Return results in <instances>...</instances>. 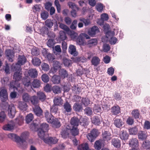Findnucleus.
Instances as JSON below:
<instances>
[{"mask_svg":"<svg viewBox=\"0 0 150 150\" xmlns=\"http://www.w3.org/2000/svg\"><path fill=\"white\" fill-rule=\"evenodd\" d=\"M31 103L34 107L39 105V100L37 97L36 96H31L30 99Z\"/></svg>","mask_w":150,"mask_h":150,"instance_id":"26","label":"nucleus"},{"mask_svg":"<svg viewBox=\"0 0 150 150\" xmlns=\"http://www.w3.org/2000/svg\"><path fill=\"white\" fill-rule=\"evenodd\" d=\"M102 139L104 141H108L111 138V134L109 132L105 131L102 132Z\"/></svg>","mask_w":150,"mask_h":150,"instance_id":"15","label":"nucleus"},{"mask_svg":"<svg viewBox=\"0 0 150 150\" xmlns=\"http://www.w3.org/2000/svg\"><path fill=\"white\" fill-rule=\"evenodd\" d=\"M142 146L144 149H150V141L146 140L143 142L142 144Z\"/></svg>","mask_w":150,"mask_h":150,"instance_id":"43","label":"nucleus"},{"mask_svg":"<svg viewBox=\"0 0 150 150\" xmlns=\"http://www.w3.org/2000/svg\"><path fill=\"white\" fill-rule=\"evenodd\" d=\"M70 129V126L69 125H67L65 128L62 129L60 133L63 138H66L68 137Z\"/></svg>","mask_w":150,"mask_h":150,"instance_id":"6","label":"nucleus"},{"mask_svg":"<svg viewBox=\"0 0 150 150\" xmlns=\"http://www.w3.org/2000/svg\"><path fill=\"white\" fill-rule=\"evenodd\" d=\"M31 54L33 56H37L39 54V52L36 47L33 48L31 50Z\"/></svg>","mask_w":150,"mask_h":150,"instance_id":"62","label":"nucleus"},{"mask_svg":"<svg viewBox=\"0 0 150 150\" xmlns=\"http://www.w3.org/2000/svg\"><path fill=\"white\" fill-rule=\"evenodd\" d=\"M58 23L59 24V27L61 28L67 32V33L70 30L69 28L65 25L62 23Z\"/></svg>","mask_w":150,"mask_h":150,"instance_id":"59","label":"nucleus"},{"mask_svg":"<svg viewBox=\"0 0 150 150\" xmlns=\"http://www.w3.org/2000/svg\"><path fill=\"white\" fill-rule=\"evenodd\" d=\"M31 84L32 86L34 88H38L40 86L41 81L38 79H35L32 82Z\"/></svg>","mask_w":150,"mask_h":150,"instance_id":"37","label":"nucleus"},{"mask_svg":"<svg viewBox=\"0 0 150 150\" xmlns=\"http://www.w3.org/2000/svg\"><path fill=\"white\" fill-rule=\"evenodd\" d=\"M119 136L122 140H125L128 139L129 135L126 131L122 130L120 132Z\"/></svg>","mask_w":150,"mask_h":150,"instance_id":"25","label":"nucleus"},{"mask_svg":"<svg viewBox=\"0 0 150 150\" xmlns=\"http://www.w3.org/2000/svg\"><path fill=\"white\" fill-rule=\"evenodd\" d=\"M68 5L69 8L72 9H78V8L76 4L72 2H69L68 3Z\"/></svg>","mask_w":150,"mask_h":150,"instance_id":"61","label":"nucleus"},{"mask_svg":"<svg viewBox=\"0 0 150 150\" xmlns=\"http://www.w3.org/2000/svg\"><path fill=\"white\" fill-rule=\"evenodd\" d=\"M28 134V133L27 132H25L23 133L21 135V137L16 135L15 139V141L17 142H21L23 143L25 142V138Z\"/></svg>","mask_w":150,"mask_h":150,"instance_id":"7","label":"nucleus"},{"mask_svg":"<svg viewBox=\"0 0 150 150\" xmlns=\"http://www.w3.org/2000/svg\"><path fill=\"white\" fill-rule=\"evenodd\" d=\"M5 54L9 61L13 62V58L14 57V53L12 50L10 49L6 50L5 52Z\"/></svg>","mask_w":150,"mask_h":150,"instance_id":"11","label":"nucleus"},{"mask_svg":"<svg viewBox=\"0 0 150 150\" xmlns=\"http://www.w3.org/2000/svg\"><path fill=\"white\" fill-rule=\"evenodd\" d=\"M97 40L96 39H92L88 42V45L90 47L96 45L97 44Z\"/></svg>","mask_w":150,"mask_h":150,"instance_id":"40","label":"nucleus"},{"mask_svg":"<svg viewBox=\"0 0 150 150\" xmlns=\"http://www.w3.org/2000/svg\"><path fill=\"white\" fill-rule=\"evenodd\" d=\"M32 62L34 65L39 66L41 64V61L38 58L35 57L33 58Z\"/></svg>","mask_w":150,"mask_h":150,"instance_id":"48","label":"nucleus"},{"mask_svg":"<svg viewBox=\"0 0 150 150\" xmlns=\"http://www.w3.org/2000/svg\"><path fill=\"white\" fill-rule=\"evenodd\" d=\"M53 92L55 94L59 93L61 92V90L60 87L58 86H55L52 88Z\"/></svg>","mask_w":150,"mask_h":150,"instance_id":"50","label":"nucleus"},{"mask_svg":"<svg viewBox=\"0 0 150 150\" xmlns=\"http://www.w3.org/2000/svg\"><path fill=\"white\" fill-rule=\"evenodd\" d=\"M124 122L122 120L119 118H116L114 122V124L117 128H120L122 127Z\"/></svg>","mask_w":150,"mask_h":150,"instance_id":"23","label":"nucleus"},{"mask_svg":"<svg viewBox=\"0 0 150 150\" xmlns=\"http://www.w3.org/2000/svg\"><path fill=\"white\" fill-rule=\"evenodd\" d=\"M43 140L44 142L47 144H55L58 141V140L54 137H49L47 138L44 137L43 139H41Z\"/></svg>","mask_w":150,"mask_h":150,"instance_id":"9","label":"nucleus"},{"mask_svg":"<svg viewBox=\"0 0 150 150\" xmlns=\"http://www.w3.org/2000/svg\"><path fill=\"white\" fill-rule=\"evenodd\" d=\"M59 38L60 40L64 41L67 38L66 33L63 31H60L59 32Z\"/></svg>","mask_w":150,"mask_h":150,"instance_id":"51","label":"nucleus"},{"mask_svg":"<svg viewBox=\"0 0 150 150\" xmlns=\"http://www.w3.org/2000/svg\"><path fill=\"white\" fill-rule=\"evenodd\" d=\"M98 135V130L95 129H93L87 135L88 139L91 142H93Z\"/></svg>","mask_w":150,"mask_h":150,"instance_id":"4","label":"nucleus"},{"mask_svg":"<svg viewBox=\"0 0 150 150\" xmlns=\"http://www.w3.org/2000/svg\"><path fill=\"white\" fill-rule=\"evenodd\" d=\"M102 143L101 141L97 140L95 142L94 147L96 150H100L102 148Z\"/></svg>","mask_w":150,"mask_h":150,"instance_id":"42","label":"nucleus"},{"mask_svg":"<svg viewBox=\"0 0 150 150\" xmlns=\"http://www.w3.org/2000/svg\"><path fill=\"white\" fill-rule=\"evenodd\" d=\"M33 110L34 113L37 116L42 115L43 111L39 105L33 107Z\"/></svg>","mask_w":150,"mask_h":150,"instance_id":"14","label":"nucleus"},{"mask_svg":"<svg viewBox=\"0 0 150 150\" xmlns=\"http://www.w3.org/2000/svg\"><path fill=\"white\" fill-rule=\"evenodd\" d=\"M68 33L71 38L74 39H76L77 37V34L73 30H70L68 32Z\"/></svg>","mask_w":150,"mask_h":150,"instance_id":"60","label":"nucleus"},{"mask_svg":"<svg viewBox=\"0 0 150 150\" xmlns=\"http://www.w3.org/2000/svg\"><path fill=\"white\" fill-rule=\"evenodd\" d=\"M129 144L130 146L132 147V149H139L138 148L139 143L137 139L135 138H132L130 139L129 142Z\"/></svg>","mask_w":150,"mask_h":150,"instance_id":"8","label":"nucleus"},{"mask_svg":"<svg viewBox=\"0 0 150 150\" xmlns=\"http://www.w3.org/2000/svg\"><path fill=\"white\" fill-rule=\"evenodd\" d=\"M73 108L74 111L78 112H80L83 109L82 105L77 103L74 104Z\"/></svg>","mask_w":150,"mask_h":150,"instance_id":"33","label":"nucleus"},{"mask_svg":"<svg viewBox=\"0 0 150 150\" xmlns=\"http://www.w3.org/2000/svg\"><path fill=\"white\" fill-rule=\"evenodd\" d=\"M61 79L59 76L54 75L52 77V81L54 84H58L60 83Z\"/></svg>","mask_w":150,"mask_h":150,"instance_id":"27","label":"nucleus"},{"mask_svg":"<svg viewBox=\"0 0 150 150\" xmlns=\"http://www.w3.org/2000/svg\"><path fill=\"white\" fill-rule=\"evenodd\" d=\"M70 131L71 134L74 136H76L79 134V130L76 127L70 126Z\"/></svg>","mask_w":150,"mask_h":150,"instance_id":"30","label":"nucleus"},{"mask_svg":"<svg viewBox=\"0 0 150 150\" xmlns=\"http://www.w3.org/2000/svg\"><path fill=\"white\" fill-rule=\"evenodd\" d=\"M63 107L64 109V113H71L72 111L71 106V104L67 101L64 104Z\"/></svg>","mask_w":150,"mask_h":150,"instance_id":"16","label":"nucleus"},{"mask_svg":"<svg viewBox=\"0 0 150 150\" xmlns=\"http://www.w3.org/2000/svg\"><path fill=\"white\" fill-rule=\"evenodd\" d=\"M137 135L138 139L142 141L145 140L147 137L146 132L142 131H139Z\"/></svg>","mask_w":150,"mask_h":150,"instance_id":"19","label":"nucleus"},{"mask_svg":"<svg viewBox=\"0 0 150 150\" xmlns=\"http://www.w3.org/2000/svg\"><path fill=\"white\" fill-rule=\"evenodd\" d=\"M33 118V115L31 113H30L26 117L25 120L27 123H28L30 122Z\"/></svg>","mask_w":150,"mask_h":150,"instance_id":"53","label":"nucleus"},{"mask_svg":"<svg viewBox=\"0 0 150 150\" xmlns=\"http://www.w3.org/2000/svg\"><path fill=\"white\" fill-rule=\"evenodd\" d=\"M13 128V126L11 124H8L4 125L3 127V129L5 130L10 131Z\"/></svg>","mask_w":150,"mask_h":150,"instance_id":"55","label":"nucleus"},{"mask_svg":"<svg viewBox=\"0 0 150 150\" xmlns=\"http://www.w3.org/2000/svg\"><path fill=\"white\" fill-rule=\"evenodd\" d=\"M63 63L65 66L69 67L71 65L72 63L71 60L66 58L63 59Z\"/></svg>","mask_w":150,"mask_h":150,"instance_id":"58","label":"nucleus"},{"mask_svg":"<svg viewBox=\"0 0 150 150\" xmlns=\"http://www.w3.org/2000/svg\"><path fill=\"white\" fill-rule=\"evenodd\" d=\"M100 58L98 57L95 56L92 58L91 60V63L92 65L96 67L100 64Z\"/></svg>","mask_w":150,"mask_h":150,"instance_id":"18","label":"nucleus"},{"mask_svg":"<svg viewBox=\"0 0 150 150\" xmlns=\"http://www.w3.org/2000/svg\"><path fill=\"white\" fill-rule=\"evenodd\" d=\"M78 149L79 150H91L89 149L88 144L87 143L79 145Z\"/></svg>","mask_w":150,"mask_h":150,"instance_id":"34","label":"nucleus"},{"mask_svg":"<svg viewBox=\"0 0 150 150\" xmlns=\"http://www.w3.org/2000/svg\"><path fill=\"white\" fill-rule=\"evenodd\" d=\"M37 97L42 102H43L46 99V96L42 92L39 91L37 93Z\"/></svg>","mask_w":150,"mask_h":150,"instance_id":"28","label":"nucleus"},{"mask_svg":"<svg viewBox=\"0 0 150 150\" xmlns=\"http://www.w3.org/2000/svg\"><path fill=\"white\" fill-rule=\"evenodd\" d=\"M30 81V79L29 77L26 76L22 79V82L25 87H28L30 86H31Z\"/></svg>","mask_w":150,"mask_h":150,"instance_id":"20","label":"nucleus"},{"mask_svg":"<svg viewBox=\"0 0 150 150\" xmlns=\"http://www.w3.org/2000/svg\"><path fill=\"white\" fill-rule=\"evenodd\" d=\"M62 100L60 97H55L53 100L54 105L59 106L62 104Z\"/></svg>","mask_w":150,"mask_h":150,"instance_id":"29","label":"nucleus"},{"mask_svg":"<svg viewBox=\"0 0 150 150\" xmlns=\"http://www.w3.org/2000/svg\"><path fill=\"white\" fill-rule=\"evenodd\" d=\"M40 15L41 18L45 20L48 18L49 13L48 12L44 10L41 13Z\"/></svg>","mask_w":150,"mask_h":150,"instance_id":"54","label":"nucleus"},{"mask_svg":"<svg viewBox=\"0 0 150 150\" xmlns=\"http://www.w3.org/2000/svg\"><path fill=\"white\" fill-rule=\"evenodd\" d=\"M100 32L98 28L96 26L92 27L88 32V35L91 37L95 36L96 33Z\"/></svg>","mask_w":150,"mask_h":150,"instance_id":"10","label":"nucleus"},{"mask_svg":"<svg viewBox=\"0 0 150 150\" xmlns=\"http://www.w3.org/2000/svg\"><path fill=\"white\" fill-rule=\"evenodd\" d=\"M111 112L112 115H116L121 112L120 107L118 105H114L111 109Z\"/></svg>","mask_w":150,"mask_h":150,"instance_id":"13","label":"nucleus"},{"mask_svg":"<svg viewBox=\"0 0 150 150\" xmlns=\"http://www.w3.org/2000/svg\"><path fill=\"white\" fill-rule=\"evenodd\" d=\"M77 40V42L80 45H83L85 43L84 40L80 34L78 37Z\"/></svg>","mask_w":150,"mask_h":150,"instance_id":"56","label":"nucleus"},{"mask_svg":"<svg viewBox=\"0 0 150 150\" xmlns=\"http://www.w3.org/2000/svg\"><path fill=\"white\" fill-rule=\"evenodd\" d=\"M111 144L115 148H119L121 146L120 140L117 138H113L112 139Z\"/></svg>","mask_w":150,"mask_h":150,"instance_id":"21","label":"nucleus"},{"mask_svg":"<svg viewBox=\"0 0 150 150\" xmlns=\"http://www.w3.org/2000/svg\"><path fill=\"white\" fill-rule=\"evenodd\" d=\"M38 72L35 69H30L28 71V75L31 78H35L37 77Z\"/></svg>","mask_w":150,"mask_h":150,"instance_id":"24","label":"nucleus"},{"mask_svg":"<svg viewBox=\"0 0 150 150\" xmlns=\"http://www.w3.org/2000/svg\"><path fill=\"white\" fill-rule=\"evenodd\" d=\"M58 110V108L57 105H53L51 107L50 112L52 113L56 114Z\"/></svg>","mask_w":150,"mask_h":150,"instance_id":"64","label":"nucleus"},{"mask_svg":"<svg viewBox=\"0 0 150 150\" xmlns=\"http://www.w3.org/2000/svg\"><path fill=\"white\" fill-rule=\"evenodd\" d=\"M26 62V59L23 55H19L18 58V61L16 63L13 64L11 66H13L14 67L21 68V65L24 64Z\"/></svg>","mask_w":150,"mask_h":150,"instance_id":"5","label":"nucleus"},{"mask_svg":"<svg viewBox=\"0 0 150 150\" xmlns=\"http://www.w3.org/2000/svg\"><path fill=\"white\" fill-rule=\"evenodd\" d=\"M54 55L53 54L48 53L45 58H47L49 63H52L55 59Z\"/></svg>","mask_w":150,"mask_h":150,"instance_id":"41","label":"nucleus"},{"mask_svg":"<svg viewBox=\"0 0 150 150\" xmlns=\"http://www.w3.org/2000/svg\"><path fill=\"white\" fill-rule=\"evenodd\" d=\"M133 117L135 119H137L139 118L140 114L138 110H134L131 112Z\"/></svg>","mask_w":150,"mask_h":150,"instance_id":"47","label":"nucleus"},{"mask_svg":"<svg viewBox=\"0 0 150 150\" xmlns=\"http://www.w3.org/2000/svg\"><path fill=\"white\" fill-rule=\"evenodd\" d=\"M59 76L63 78L67 77L68 75L67 71L64 69H61L59 70Z\"/></svg>","mask_w":150,"mask_h":150,"instance_id":"31","label":"nucleus"},{"mask_svg":"<svg viewBox=\"0 0 150 150\" xmlns=\"http://www.w3.org/2000/svg\"><path fill=\"white\" fill-rule=\"evenodd\" d=\"M42 80L45 83L47 82L49 80V78L46 74H43L41 77Z\"/></svg>","mask_w":150,"mask_h":150,"instance_id":"63","label":"nucleus"},{"mask_svg":"<svg viewBox=\"0 0 150 150\" xmlns=\"http://www.w3.org/2000/svg\"><path fill=\"white\" fill-rule=\"evenodd\" d=\"M49 129V125L45 123L42 124L40 127L38 128L37 132L39 137L41 139H43L45 137V133Z\"/></svg>","mask_w":150,"mask_h":150,"instance_id":"2","label":"nucleus"},{"mask_svg":"<svg viewBox=\"0 0 150 150\" xmlns=\"http://www.w3.org/2000/svg\"><path fill=\"white\" fill-rule=\"evenodd\" d=\"M69 52L74 56L78 55V53L76 51L75 47L73 45H70L69 48Z\"/></svg>","mask_w":150,"mask_h":150,"instance_id":"22","label":"nucleus"},{"mask_svg":"<svg viewBox=\"0 0 150 150\" xmlns=\"http://www.w3.org/2000/svg\"><path fill=\"white\" fill-rule=\"evenodd\" d=\"M80 119H79L78 117H74L71 118L70 123L72 127H76L80 124Z\"/></svg>","mask_w":150,"mask_h":150,"instance_id":"17","label":"nucleus"},{"mask_svg":"<svg viewBox=\"0 0 150 150\" xmlns=\"http://www.w3.org/2000/svg\"><path fill=\"white\" fill-rule=\"evenodd\" d=\"M93 112L95 113L98 114H100L101 113L102 110L101 108L99 105H95L93 109Z\"/></svg>","mask_w":150,"mask_h":150,"instance_id":"38","label":"nucleus"},{"mask_svg":"<svg viewBox=\"0 0 150 150\" xmlns=\"http://www.w3.org/2000/svg\"><path fill=\"white\" fill-rule=\"evenodd\" d=\"M85 113L87 115L90 116L92 115L93 112L92 108L89 107H87L84 110Z\"/></svg>","mask_w":150,"mask_h":150,"instance_id":"57","label":"nucleus"},{"mask_svg":"<svg viewBox=\"0 0 150 150\" xmlns=\"http://www.w3.org/2000/svg\"><path fill=\"white\" fill-rule=\"evenodd\" d=\"M54 24L53 20L50 19H47L45 21V25L50 28H52Z\"/></svg>","mask_w":150,"mask_h":150,"instance_id":"45","label":"nucleus"},{"mask_svg":"<svg viewBox=\"0 0 150 150\" xmlns=\"http://www.w3.org/2000/svg\"><path fill=\"white\" fill-rule=\"evenodd\" d=\"M129 131L130 134L136 135L138 132V128L137 127H135L129 129Z\"/></svg>","mask_w":150,"mask_h":150,"instance_id":"52","label":"nucleus"},{"mask_svg":"<svg viewBox=\"0 0 150 150\" xmlns=\"http://www.w3.org/2000/svg\"><path fill=\"white\" fill-rule=\"evenodd\" d=\"M11 69L14 72L13 75V78L15 80V83L20 81L22 78V74L21 68L18 67L15 68L13 66H11Z\"/></svg>","mask_w":150,"mask_h":150,"instance_id":"3","label":"nucleus"},{"mask_svg":"<svg viewBox=\"0 0 150 150\" xmlns=\"http://www.w3.org/2000/svg\"><path fill=\"white\" fill-rule=\"evenodd\" d=\"M92 123L96 125H99L100 123V120L98 116H94L91 119Z\"/></svg>","mask_w":150,"mask_h":150,"instance_id":"35","label":"nucleus"},{"mask_svg":"<svg viewBox=\"0 0 150 150\" xmlns=\"http://www.w3.org/2000/svg\"><path fill=\"white\" fill-rule=\"evenodd\" d=\"M45 115L47 121L49 123H52L55 118L48 110H46L45 112Z\"/></svg>","mask_w":150,"mask_h":150,"instance_id":"12","label":"nucleus"},{"mask_svg":"<svg viewBox=\"0 0 150 150\" xmlns=\"http://www.w3.org/2000/svg\"><path fill=\"white\" fill-rule=\"evenodd\" d=\"M27 105L26 103L21 102L19 103V108L20 110L23 111H26Z\"/></svg>","mask_w":150,"mask_h":150,"instance_id":"44","label":"nucleus"},{"mask_svg":"<svg viewBox=\"0 0 150 150\" xmlns=\"http://www.w3.org/2000/svg\"><path fill=\"white\" fill-rule=\"evenodd\" d=\"M71 89L72 91L76 94H79L81 91V88L78 87V85H74Z\"/></svg>","mask_w":150,"mask_h":150,"instance_id":"46","label":"nucleus"},{"mask_svg":"<svg viewBox=\"0 0 150 150\" xmlns=\"http://www.w3.org/2000/svg\"><path fill=\"white\" fill-rule=\"evenodd\" d=\"M80 124L81 125L86 127L88 125V123L86 119L81 117L80 118Z\"/></svg>","mask_w":150,"mask_h":150,"instance_id":"39","label":"nucleus"},{"mask_svg":"<svg viewBox=\"0 0 150 150\" xmlns=\"http://www.w3.org/2000/svg\"><path fill=\"white\" fill-rule=\"evenodd\" d=\"M31 97L27 93H24L22 96V99L24 102L29 103L30 101Z\"/></svg>","mask_w":150,"mask_h":150,"instance_id":"32","label":"nucleus"},{"mask_svg":"<svg viewBox=\"0 0 150 150\" xmlns=\"http://www.w3.org/2000/svg\"><path fill=\"white\" fill-rule=\"evenodd\" d=\"M90 99L86 98H83L81 100V103L85 106H87L90 104Z\"/></svg>","mask_w":150,"mask_h":150,"instance_id":"49","label":"nucleus"},{"mask_svg":"<svg viewBox=\"0 0 150 150\" xmlns=\"http://www.w3.org/2000/svg\"><path fill=\"white\" fill-rule=\"evenodd\" d=\"M52 124V126L55 128H59L61 126V124L57 118H55L52 123H51Z\"/></svg>","mask_w":150,"mask_h":150,"instance_id":"36","label":"nucleus"},{"mask_svg":"<svg viewBox=\"0 0 150 150\" xmlns=\"http://www.w3.org/2000/svg\"><path fill=\"white\" fill-rule=\"evenodd\" d=\"M0 98L3 104L5 106H8V114L11 118H13L14 117L16 112L15 107L13 104H11L9 105L6 101L8 99V96L6 90L5 89H2L0 91Z\"/></svg>","mask_w":150,"mask_h":150,"instance_id":"1","label":"nucleus"}]
</instances>
